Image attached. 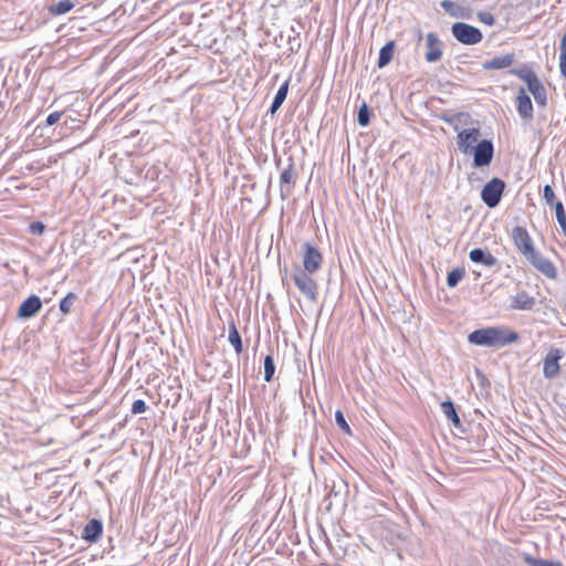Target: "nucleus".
I'll return each instance as SVG.
<instances>
[{"label":"nucleus","instance_id":"e433bc0d","mask_svg":"<svg viewBox=\"0 0 566 566\" xmlns=\"http://www.w3.org/2000/svg\"><path fill=\"white\" fill-rule=\"evenodd\" d=\"M543 198L545 199V201L548 203V205H554L556 201L555 200V192L552 188V186L549 185H545L544 188H543Z\"/></svg>","mask_w":566,"mask_h":566},{"label":"nucleus","instance_id":"ea45409f","mask_svg":"<svg viewBox=\"0 0 566 566\" xmlns=\"http://www.w3.org/2000/svg\"><path fill=\"white\" fill-rule=\"evenodd\" d=\"M62 115H63L62 112H53V113L49 114L45 119V126H52V125L56 124L61 119Z\"/></svg>","mask_w":566,"mask_h":566},{"label":"nucleus","instance_id":"a211bd4d","mask_svg":"<svg viewBox=\"0 0 566 566\" xmlns=\"http://www.w3.org/2000/svg\"><path fill=\"white\" fill-rule=\"evenodd\" d=\"M535 305V298L527 292L521 291L516 295L511 296V308L518 311H530Z\"/></svg>","mask_w":566,"mask_h":566},{"label":"nucleus","instance_id":"39448f33","mask_svg":"<svg viewBox=\"0 0 566 566\" xmlns=\"http://www.w3.org/2000/svg\"><path fill=\"white\" fill-rule=\"evenodd\" d=\"M452 35L464 45H473L482 41L483 34L476 27L464 22H455L451 27Z\"/></svg>","mask_w":566,"mask_h":566},{"label":"nucleus","instance_id":"7c9ffc66","mask_svg":"<svg viewBox=\"0 0 566 566\" xmlns=\"http://www.w3.org/2000/svg\"><path fill=\"white\" fill-rule=\"evenodd\" d=\"M555 212H556V219L557 222L563 231V233L566 235V213L564 206L560 201H556L554 203Z\"/></svg>","mask_w":566,"mask_h":566},{"label":"nucleus","instance_id":"2f4dec72","mask_svg":"<svg viewBox=\"0 0 566 566\" xmlns=\"http://www.w3.org/2000/svg\"><path fill=\"white\" fill-rule=\"evenodd\" d=\"M525 562L530 566H564L560 562L547 560L543 558H535L531 555H526Z\"/></svg>","mask_w":566,"mask_h":566},{"label":"nucleus","instance_id":"37998d69","mask_svg":"<svg viewBox=\"0 0 566 566\" xmlns=\"http://www.w3.org/2000/svg\"><path fill=\"white\" fill-rule=\"evenodd\" d=\"M564 408H565V410H566V406H565Z\"/></svg>","mask_w":566,"mask_h":566},{"label":"nucleus","instance_id":"72a5a7b5","mask_svg":"<svg viewBox=\"0 0 566 566\" xmlns=\"http://www.w3.org/2000/svg\"><path fill=\"white\" fill-rule=\"evenodd\" d=\"M335 422L336 424L347 434H352V429L350 427L348 426L346 419H345V416L343 413L342 410H337L335 412Z\"/></svg>","mask_w":566,"mask_h":566},{"label":"nucleus","instance_id":"f3484780","mask_svg":"<svg viewBox=\"0 0 566 566\" xmlns=\"http://www.w3.org/2000/svg\"><path fill=\"white\" fill-rule=\"evenodd\" d=\"M514 60H515L514 53L494 56L491 60L484 61L482 64V69L485 71L502 70V69L511 66L513 64Z\"/></svg>","mask_w":566,"mask_h":566},{"label":"nucleus","instance_id":"a19ab883","mask_svg":"<svg viewBox=\"0 0 566 566\" xmlns=\"http://www.w3.org/2000/svg\"><path fill=\"white\" fill-rule=\"evenodd\" d=\"M559 71L560 74L566 77V52H560L559 55Z\"/></svg>","mask_w":566,"mask_h":566},{"label":"nucleus","instance_id":"a878e982","mask_svg":"<svg viewBox=\"0 0 566 566\" xmlns=\"http://www.w3.org/2000/svg\"><path fill=\"white\" fill-rule=\"evenodd\" d=\"M510 73L523 80L527 85H530V83L538 78L535 72L531 70L527 65H523L520 69H512L510 70Z\"/></svg>","mask_w":566,"mask_h":566},{"label":"nucleus","instance_id":"58836bf2","mask_svg":"<svg viewBox=\"0 0 566 566\" xmlns=\"http://www.w3.org/2000/svg\"><path fill=\"white\" fill-rule=\"evenodd\" d=\"M45 226L41 221H33L29 226V231L32 234L40 235L44 232Z\"/></svg>","mask_w":566,"mask_h":566},{"label":"nucleus","instance_id":"c756f323","mask_svg":"<svg viewBox=\"0 0 566 566\" xmlns=\"http://www.w3.org/2000/svg\"><path fill=\"white\" fill-rule=\"evenodd\" d=\"M370 115H371V112H370L369 106L366 103H363V105L359 107L358 114H357L358 125L363 126V127L367 126L370 122Z\"/></svg>","mask_w":566,"mask_h":566},{"label":"nucleus","instance_id":"473e14b6","mask_svg":"<svg viewBox=\"0 0 566 566\" xmlns=\"http://www.w3.org/2000/svg\"><path fill=\"white\" fill-rule=\"evenodd\" d=\"M291 31L294 33L293 35H289L287 38V44H289V51L291 53H296L301 49V38L300 33H295V30L292 28Z\"/></svg>","mask_w":566,"mask_h":566},{"label":"nucleus","instance_id":"9d476101","mask_svg":"<svg viewBox=\"0 0 566 566\" xmlns=\"http://www.w3.org/2000/svg\"><path fill=\"white\" fill-rule=\"evenodd\" d=\"M526 259L537 271H539L548 279H555L557 276V270L553 262L547 258L543 256L536 250Z\"/></svg>","mask_w":566,"mask_h":566},{"label":"nucleus","instance_id":"9b49d317","mask_svg":"<svg viewBox=\"0 0 566 566\" xmlns=\"http://www.w3.org/2000/svg\"><path fill=\"white\" fill-rule=\"evenodd\" d=\"M42 308L41 298L32 294L28 296L19 306L17 316L18 318L28 319L35 316Z\"/></svg>","mask_w":566,"mask_h":566},{"label":"nucleus","instance_id":"f704fd0d","mask_svg":"<svg viewBox=\"0 0 566 566\" xmlns=\"http://www.w3.org/2000/svg\"><path fill=\"white\" fill-rule=\"evenodd\" d=\"M462 115H463V113H457V114H446V113H444V114H442V115L440 116V118H441L444 123H447V124H449V125H454V129H455V130H459V126H458V125H455V122H457V120L460 118V116H462Z\"/></svg>","mask_w":566,"mask_h":566},{"label":"nucleus","instance_id":"4c0bfd02","mask_svg":"<svg viewBox=\"0 0 566 566\" xmlns=\"http://www.w3.org/2000/svg\"><path fill=\"white\" fill-rule=\"evenodd\" d=\"M146 409H147L146 402L143 399H137L133 402L130 411L133 415H139V413L145 412Z\"/></svg>","mask_w":566,"mask_h":566},{"label":"nucleus","instance_id":"5701e85b","mask_svg":"<svg viewBox=\"0 0 566 566\" xmlns=\"http://www.w3.org/2000/svg\"><path fill=\"white\" fill-rule=\"evenodd\" d=\"M441 410L448 420L452 422L455 428H462L461 419L455 410V406L451 400H446L441 403Z\"/></svg>","mask_w":566,"mask_h":566},{"label":"nucleus","instance_id":"6ab92c4d","mask_svg":"<svg viewBox=\"0 0 566 566\" xmlns=\"http://www.w3.org/2000/svg\"><path fill=\"white\" fill-rule=\"evenodd\" d=\"M527 90L534 96V99H535V102H536V104L538 106L546 107V105H547V91H546L544 84L541 82L539 78H537L534 82L530 83V85H527Z\"/></svg>","mask_w":566,"mask_h":566},{"label":"nucleus","instance_id":"c85d7f7f","mask_svg":"<svg viewBox=\"0 0 566 566\" xmlns=\"http://www.w3.org/2000/svg\"><path fill=\"white\" fill-rule=\"evenodd\" d=\"M263 367H264V380L266 382H271L273 380L274 374H275V363H274L272 355H266L264 357Z\"/></svg>","mask_w":566,"mask_h":566},{"label":"nucleus","instance_id":"20e7f679","mask_svg":"<svg viewBox=\"0 0 566 566\" xmlns=\"http://www.w3.org/2000/svg\"><path fill=\"white\" fill-rule=\"evenodd\" d=\"M469 155H472V167L483 168L490 166L494 157V144L492 139H481L475 144Z\"/></svg>","mask_w":566,"mask_h":566},{"label":"nucleus","instance_id":"423d86ee","mask_svg":"<svg viewBox=\"0 0 566 566\" xmlns=\"http://www.w3.org/2000/svg\"><path fill=\"white\" fill-rule=\"evenodd\" d=\"M302 251V261H303V271L310 273H316L323 265V254L311 242H304L301 245Z\"/></svg>","mask_w":566,"mask_h":566},{"label":"nucleus","instance_id":"6e6552de","mask_svg":"<svg viewBox=\"0 0 566 566\" xmlns=\"http://www.w3.org/2000/svg\"><path fill=\"white\" fill-rule=\"evenodd\" d=\"M481 136V132L479 128H464L458 132L457 136V146L458 149L464 154L469 155L470 151L473 149L475 144L479 140Z\"/></svg>","mask_w":566,"mask_h":566},{"label":"nucleus","instance_id":"412c9836","mask_svg":"<svg viewBox=\"0 0 566 566\" xmlns=\"http://www.w3.org/2000/svg\"><path fill=\"white\" fill-rule=\"evenodd\" d=\"M290 80H286L277 90L270 108L268 109V114L272 116L280 109L284 101L286 99L289 93Z\"/></svg>","mask_w":566,"mask_h":566},{"label":"nucleus","instance_id":"f257e3e1","mask_svg":"<svg viewBox=\"0 0 566 566\" xmlns=\"http://www.w3.org/2000/svg\"><path fill=\"white\" fill-rule=\"evenodd\" d=\"M518 334L503 326H490L473 331L468 336V342L476 346L501 348L516 342Z\"/></svg>","mask_w":566,"mask_h":566},{"label":"nucleus","instance_id":"c9c22d12","mask_svg":"<svg viewBox=\"0 0 566 566\" xmlns=\"http://www.w3.org/2000/svg\"><path fill=\"white\" fill-rule=\"evenodd\" d=\"M478 18L482 23H484L486 25H494V23H495L494 15L488 11H480L478 13Z\"/></svg>","mask_w":566,"mask_h":566},{"label":"nucleus","instance_id":"f8f14e48","mask_svg":"<svg viewBox=\"0 0 566 566\" xmlns=\"http://www.w3.org/2000/svg\"><path fill=\"white\" fill-rule=\"evenodd\" d=\"M442 56V42L434 32H430L426 36L424 59L429 63L437 62Z\"/></svg>","mask_w":566,"mask_h":566},{"label":"nucleus","instance_id":"7ed1b4c3","mask_svg":"<svg viewBox=\"0 0 566 566\" xmlns=\"http://www.w3.org/2000/svg\"><path fill=\"white\" fill-rule=\"evenodd\" d=\"M505 188V181L499 177H494L488 181L481 190V199L484 205L491 209L497 207Z\"/></svg>","mask_w":566,"mask_h":566},{"label":"nucleus","instance_id":"aec40b11","mask_svg":"<svg viewBox=\"0 0 566 566\" xmlns=\"http://www.w3.org/2000/svg\"><path fill=\"white\" fill-rule=\"evenodd\" d=\"M441 7L446 12H448L453 18L459 19H469L470 18V9L462 7L460 4L454 3L451 0L441 1Z\"/></svg>","mask_w":566,"mask_h":566},{"label":"nucleus","instance_id":"79ce46f5","mask_svg":"<svg viewBox=\"0 0 566 566\" xmlns=\"http://www.w3.org/2000/svg\"><path fill=\"white\" fill-rule=\"evenodd\" d=\"M280 274H281V276H282V283H283V285H285V283H286L285 277H286V275H287V268H286V266L281 268V269H280Z\"/></svg>","mask_w":566,"mask_h":566},{"label":"nucleus","instance_id":"ddd939ff","mask_svg":"<svg viewBox=\"0 0 566 566\" xmlns=\"http://www.w3.org/2000/svg\"><path fill=\"white\" fill-rule=\"evenodd\" d=\"M562 357L563 355L560 349L553 348L549 350V353L546 355L544 359L543 374L545 378L553 379L558 375L559 360L562 359Z\"/></svg>","mask_w":566,"mask_h":566},{"label":"nucleus","instance_id":"dca6fc26","mask_svg":"<svg viewBox=\"0 0 566 566\" xmlns=\"http://www.w3.org/2000/svg\"><path fill=\"white\" fill-rule=\"evenodd\" d=\"M469 259L473 263L483 264L488 268L497 265V259L488 250L475 248L469 252Z\"/></svg>","mask_w":566,"mask_h":566},{"label":"nucleus","instance_id":"bb28decb","mask_svg":"<svg viewBox=\"0 0 566 566\" xmlns=\"http://www.w3.org/2000/svg\"><path fill=\"white\" fill-rule=\"evenodd\" d=\"M76 300H77V295L73 292H70L60 301L59 310L63 314V316H66L67 314H70Z\"/></svg>","mask_w":566,"mask_h":566},{"label":"nucleus","instance_id":"393cba45","mask_svg":"<svg viewBox=\"0 0 566 566\" xmlns=\"http://www.w3.org/2000/svg\"><path fill=\"white\" fill-rule=\"evenodd\" d=\"M228 340L233 346L238 355H240L243 352L242 338L233 321H231L229 324Z\"/></svg>","mask_w":566,"mask_h":566},{"label":"nucleus","instance_id":"4be33fe9","mask_svg":"<svg viewBox=\"0 0 566 566\" xmlns=\"http://www.w3.org/2000/svg\"><path fill=\"white\" fill-rule=\"evenodd\" d=\"M396 43L395 41H388L379 51V56L377 61V66L382 69L387 66L394 57Z\"/></svg>","mask_w":566,"mask_h":566},{"label":"nucleus","instance_id":"f03ea898","mask_svg":"<svg viewBox=\"0 0 566 566\" xmlns=\"http://www.w3.org/2000/svg\"><path fill=\"white\" fill-rule=\"evenodd\" d=\"M313 273L303 271L298 265L292 270V279L298 291L311 302H316L318 297V285L312 279Z\"/></svg>","mask_w":566,"mask_h":566},{"label":"nucleus","instance_id":"1a4fd4ad","mask_svg":"<svg viewBox=\"0 0 566 566\" xmlns=\"http://www.w3.org/2000/svg\"><path fill=\"white\" fill-rule=\"evenodd\" d=\"M296 176L295 164L293 158L290 156L287 158V165L280 176V192L283 199L290 196L292 188L296 182Z\"/></svg>","mask_w":566,"mask_h":566},{"label":"nucleus","instance_id":"cd10ccee","mask_svg":"<svg viewBox=\"0 0 566 566\" xmlns=\"http://www.w3.org/2000/svg\"><path fill=\"white\" fill-rule=\"evenodd\" d=\"M465 271L463 268H455L450 271L447 275V285L449 287H455L459 282L464 277Z\"/></svg>","mask_w":566,"mask_h":566},{"label":"nucleus","instance_id":"4468645a","mask_svg":"<svg viewBox=\"0 0 566 566\" xmlns=\"http://www.w3.org/2000/svg\"><path fill=\"white\" fill-rule=\"evenodd\" d=\"M516 109L520 117L523 120L530 122L533 119V103L531 97L527 95L524 87H520L517 96H516Z\"/></svg>","mask_w":566,"mask_h":566},{"label":"nucleus","instance_id":"b1692460","mask_svg":"<svg viewBox=\"0 0 566 566\" xmlns=\"http://www.w3.org/2000/svg\"><path fill=\"white\" fill-rule=\"evenodd\" d=\"M75 7V3L71 0H61L53 2L48 7V11L51 15L57 17L70 12Z\"/></svg>","mask_w":566,"mask_h":566},{"label":"nucleus","instance_id":"0eeeda50","mask_svg":"<svg viewBox=\"0 0 566 566\" xmlns=\"http://www.w3.org/2000/svg\"><path fill=\"white\" fill-rule=\"evenodd\" d=\"M512 240L514 242L515 248L525 256H530L535 248L533 245L532 238L530 237L527 230L521 226H516L512 229Z\"/></svg>","mask_w":566,"mask_h":566},{"label":"nucleus","instance_id":"2eb2a0df","mask_svg":"<svg viewBox=\"0 0 566 566\" xmlns=\"http://www.w3.org/2000/svg\"><path fill=\"white\" fill-rule=\"evenodd\" d=\"M103 534V522L98 518H91L84 526L81 538L87 543H96Z\"/></svg>","mask_w":566,"mask_h":566}]
</instances>
